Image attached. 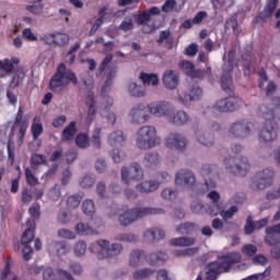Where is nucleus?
<instances>
[{
    "label": "nucleus",
    "mask_w": 280,
    "mask_h": 280,
    "mask_svg": "<svg viewBox=\"0 0 280 280\" xmlns=\"http://www.w3.org/2000/svg\"><path fill=\"white\" fill-rule=\"evenodd\" d=\"M164 213L165 210L161 208H129L128 206H122L112 210L108 217L115 218V215H117L120 226H130V224H135L137 220H141V218H145V215H163Z\"/></svg>",
    "instance_id": "nucleus-1"
},
{
    "label": "nucleus",
    "mask_w": 280,
    "mask_h": 280,
    "mask_svg": "<svg viewBox=\"0 0 280 280\" xmlns=\"http://www.w3.org/2000/svg\"><path fill=\"white\" fill-rule=\"evenodd\" d=\"M220 261H212L206 266L205 280H218L220 275L229 272L233 264L242 261V255L237 252L228 253L218 257Z\"/></svg>",
    "instance_id": "nucleus-2"
},
{
    "label": "nucleus",
    "mask_w": 280,
    "mask_h": 280,
    "mask_svg": "<svg viewBox=\"0 0 280 280\" xmlns=\"http://www.w3.org/2000/svg\"><path fill=\"white\" fill-rule=\"evenodd\" d=\"M89 250L100 260L113 259V257L121 255L124 252V245L121 243L110 244V241L108 240H98L90 245Z\"/></svg>",
    "instance_id": "nucleus-3"
},
{
    "label": "nucleus",
    "mask_w": 280,
    "mask_h": 280,
    "mask_svg": "<svg viewBox=\"0 0 280 280\" xmlns=\"http://www.w3.org/2000/svg\"><path fill=\"white\" fill-rule=\"evenodd\" d=\"M136 145L139 150H152L161 145V138L156 135V127L144 125L136 132Z\"/></svg>",
    "instance_id": "nucleus-4"
},
{
    "label": "nucleus",
    "mask_w": 280,
    "mask_h": 280,
    "mask_svg": "<svg viewBox=\"0 0 280 280\" xmlns=\"http://www.w3.org/2000/svg\"><path fill=\"white\" fill-rule=\"evenodd\" d=\"M78 84V77L75 73L69 69L65 63H60L51 77L49 82L50 91H56L57 89H65L69 84Z\"/></svg>",
    "instance_id": "nucleus-5"
},
{
    "label": "nucleus",
    "mask_w": 280,
    "mask_h": 280,
    "mask_svg": "<svg viewBox=\"0 0 280 280\" xmlns=\"http://www.w3.org/2000/svg\"><path fill=\"white\" fill-rule=\"evenodd\" d=\"M225 170L233 176L243 178L250 172V162L246 156L229 155L224 159Z\"/></svg>",
    "instance_id": "nucleus-6"
},
{
    "label": "nucleus",
    "mask_w": 280,
    "mask_h": 280,
    "mask_svg": "<svg viewBox=\"0 0 280 280\" xmlns=\"http://www.w3.org/2000/svg\"><path fill=\"white\" fill-rule=\"evenodd\" d=\"M279 139V125L277 121H265L258 130V142L261 145H271Z\"/></svg>",
    "instance_id": "nucleus-7"
},
{
    "label": "nucleus",
    "mask_w": 280,
    "mask_h": 280,
    "mask_svg": "<svg viewBox=\"0 0 280 280\" xmlns=\"http://www.w3.org/2000/svg\"><path fill=\"white\" fill-rule=\"evenodd\" d=\"M232 139H248L253 135V124L246 120H236L229 127Z\"/></svg>",
    "instance_id": "nucleus-8"
},
{
    "label": "nucleus",
    "mask_w": 280,
    "mask_h": 280,
    "mask_svg": "<svg viewBox=\"0 0 280 280\" xmlns=\"http://www.w3.org/2000/svg\"><path fill=\"white\" fill-rule=\"evenodd\" d=\"M198 179L191 170L182 168L175 174V185L182 189H194Z\"/></svg>",
    "instance_id": "nucleus-9"
},
{
    "label": "nucleus",
    "mask_w": 280,
    "mask_h": 280,
    "mask_svg": "<svg viewBox=\"0 0 280 280\" xmlns=\"http://www.w3.org/2000/svg\"><path fill=\"white\" fill-rule=\"evenodd\" d=\"M150 109L145 104H138L133 106L129 112V119L131 124L136 126H142L150 121Z\"/></svg>",
    "instance_id": "nucleus-10"
},
{
    "label": "nucleus",
    "mask_w": 280,
    "mask_h": 280,
    "mask_svg": "<svg viewBox=\"0 0 280 280\" xmlns=\"http://www.w3.org/2000/svg\"><path fill=\"white\" fill-rule=\"evenodd\" d=\"M121 180L125 185H130V180H143V168L139 162H132L130 167H121Z\"/></svg>",
    "instance_id": "nucleus-11"
},
{
    "label": "nucleus",
    "mask_w": 280,
    "mask_h": 280,
    "mask_svg": "<svg viewBox=\"0 0 280 280\" xmlns=\"http://www.w3.org/2000/svg\"><path fill=\"white\" fill-rule=\"evenodd\" d=\"M242 104V98L237 96H229L217 101L215 104L213 105V108L219 113H233V110H237V108H240Z\"/></svg>",
    "instance_id": "nucleus-12"
},
{
    "label": "nucleus",
    "mask_w": 280,
    "mask_h": 280,
    "mask_svg": "<svg viewBox=\"0 0 280 280\" xmlns=\"http://www.w3.org/2000/svg\"><path fill=\"white\" fill-rule=\"evenodd\" d=\"M178 67L186 73V75H188V78H198L201 80L205 75H208V78L211 77V67H208L206 71L200 69L196 70V66L189 60L179 61Z\"/></svg>",
    "instance_id": "nucleus-13"
},
{
    "label": "nucleus",
    "mask_w": 280,
    "mask_h": 280,
    "mask_svg": "<svg viewBox=\"0 0 280 280\" xmlns=\"http://www.w3.org/2000/svg\"><path fill=\"white\" fill-rule=\"evenodd\" d=\"M233 55V50L229 52V63L228 66H223V70L228 71L222 74L221 77V89L228 95L233 94L234 86H233V78L231 77V71H233V60H231V56Z\"/></svg>",
    "instance_id": "nucleus-14"
},
{
    "label": "nucleus",
    "mask_w": 280,
    "mask_h": 280,
    "mask_svg": "<svg viewBox=\"0 0 280 280\" xmlns=\"http://www.w3.org/2000/svg\"><path fill=\"white\" fill-rule=\"evenodd\" d=\"M187 138L178 132H172L165 139L166 148H168L170 150H178L179 152L187 150Z\"/></svg>",
    "instance_id": "nucleus-15"
},
{
    "label": "nucleus",
    "mask_w": 280,
    "mask_h": 280,
    "mask_svg": "<svg viewBox=\"0 0 280 280\" xmlns=\"http://www.w3.org/2000/svg\"><path fill=\"white\" fill-rule=\"evenodd\" d=\"M149 108L150 115H154V117H167L172 114V104L168 102H158L147 105Z\"/></svg>",
    "instance_id": "nucleus-16"
},
{
    "label": "nucleus",
    "mask_w": 280,
    "mask_h": 280,
    "mask_svg": "<svg viewBox=\"0 0 280 280\" xmlns=\"http://www.w3.org/2000/svg\"><path fill=\"white\" fill-rule=\"evenodd\" d=\"M277 5H279V0H267L264 10L255 18V23L257 25H264V23H266L275 13Z\"/></svg>",
    "instance_id": "nucleus-17"
},
{
    "label": "nucleus",
    "mask_w": 280,
    "mask_h": 280,
    "mask_svg": "<svg viewBox=\"0 0 280 280\" xmlns=\"http://www.w3.org/2000/svg\"><path fill=\"white\" fill-rule=\"evenodd\" d=\"M202 97V89L198 85H194L184 93V96H178L177 102L187 106L189 102H198Z\"/></svg>",
    "instance_id": "nucleus-18"
},
{
    "label": "nucleus",
    "mask_w": 280,
    "mask_h": 280,
    "mask_svg": "<svg viewBox=\"0 0 280 280\" xmlns=\"http://www.w3.org/2000/svg\"><path fill=\"white\" fill-rule=\"evenodd\" d=\"M24 113H25V107L20 106L14 119L15 126H20V132L18 136V145H23V139L25 138V132H27L28 122L27 120L23 119Z\"/></svg>",
    "instance_id": "nucleus-19"
},
{
    "label": "nucleus",
    "mask_w": 280,
    "mask_h": 280,
    "mask_svg": "<svg viewBox=\"0 0 280 280\" xmlns=\"http://www.w3.org/2000/svg\"><path fill=\"white\" fill-rule=\"evenodd\" d=\"M162 80L165 89H168L170 91H174V89L178 88V72L175 70H166Z\"/></svg>",
    "instance_id": "nucleus-20"
},
{
    "label": "nucleus",
    "mask_w": 280,
    "mask_h": 280,
    "mask_svg": "<svg viewBox=\"0 0 280 280\" xmlns=\"http://www.w3.org/2000/svg\"><path fill=\"white\" fill-rule=\"evenodd\" d=\"M168 121L174 126H185L189 121V114L185 110H178L175 113L174 107H172V112L168 115Z\"/></svg>",
    "instance_id": "nucleus-21"
},
{
    "label": "nucleus",
    "mask_w": 280,
    "mask_h": 280,
    "mask_svg": "<svg viewBox=\"0 0 280 280\" xmlns=\"http://www.w3.org/2000/svg\"><path fill=\"white\" fill-rule=\"evenodd\" d=\"M159 14H161V10H159L158 7H152L141 12L136 19V23L137 25H145V23L151 21L152 16H159Z\"/></svg>",
    "instance_id": "nucleus-22"
},
{
    "label": "nucleus",
    "mask_w": 280,
    "mask_h": 280,
    "mask_svg": "<svg viewBox=\"0 0 280 280\" xmlns=\"http://www.w3.org/2000/svg\"><path fill=\"white\" fill-rule=\"evenodd\" d=\"M161 187V183L158 180H143L136 186L137 191L140 194H153Z\"/></svg>",
    "instance_id": "nucleus-23"
},
{
    "label": "nucleus",
    "mask_w": 280,
    "mask_h": 280,
    "mask_svg": "<svg viewBox=\"0 0 280 280\" xmlns=\"http://www.w3.org/2000/svg\"><path fill=\"white\" fill-rule=\"evenodd\" d=\"M167 254L163 252H153L147 256V261L149 266H163L167 261Z\"/></svg>",
    "instance_id": "nucleus-24"
},
{
    "label": "nucleus",
    "mask_w": 280,
    "mask_h": 280,
    "mask_svg": "<svg viewBox=\"0 0 280 280\" xmlns=\"http://www.w3.org/2000/svg\"><path fill=\"white\" fill-rule=\"evenodd\" d=\"M198 231H200V226L194 222H184L176 228V233L179 235H191Z\"/></svg>",
    "instance_id": "nucleus-25"
},
{
    "label": "nucleus",
    "mask_w": 280,
    "mask_h": 280,
    "mask_svg": "<svg viewBox=\"0 0 280 280\" xmlns=\"http://www.w3.org/2000/svg\"><path fill=\"white\" fill-rule=\"evenodd\" d=\"M249 187L253 191H264L270 187V184H267L266 179L256 173L252 178Z\"/></svg>",
    "instance_id": "nucleus-26"
},
{
    "label": "nucleus",
    "mask_w": 280,
    "mask_h": 280,
    "mask_svg": "<svg viewBox=\"0 0 280 280\" xmlns=\"http://www.w3.org/2000/svg\"><path fill=\"white\" fill-rule=\"evenodd\" d=\"M195 137L200 145H205V148L213 147V136L208 132L198 130L196 131Z\"/></svg>",
    "instance_id": "nucleus-27"
},
{
    "label": "nucleus",
    "mask_w": 280,
    "mask_h": 280,
    "mask_svg": "<svg viewBox=\"0 0 280 280\" xmlns=\"http://www.w3.org/2000/svg\"><path fill=\"white\" fill-rule=\"evenodd\" d=\"M143 163L147 167H156L161 163V155L156 151L148 152L143 156Z\"/></svg>",
    "instance_id": "nucleus-28"
},
{
    "label": "nucleus",
    "mask_w": 280,
    "mask_h": 280,
    "mask_svg": "<svg viewBox=\"0 0 280 280\" xmlns=\"http://www.w3.org/2000/svg\"><path fill=\"white\" fill-rule=\"evenodd\" d=\"M143 236L147 242H154L155 240H163L165 237V231L152 228L147 230Z\"/></svg>",
    "instance_id": "nucleus-29"
},
{
    "label": "nucleus",
    "mask_w": 280,
    "mask_h": 280,
    "mask_svg": "<svg viewBox=\"0 0 280 280\" xmlns=\"http://www.w3.org/2000/svg\"><path fill=\"white\" fill-rule=\"evenodd\" d=\"M258 176H260L264 180H266L269 186L272 187L275 183V177L277 176V171L272 167H266L259 172L256 173Z\"/></svg>",
    "instance_id": "nucleus-30"
},
{
    "label": "nucleus",
    "mask_w": 280,
    "mask_h": 280,
    "mask_svg": "<svg viewBox=\"0 0 280 280\" xmlns=\"http://www.w3.org/2000/svg\"><path fill=\"white\" fill-rule=\"evenodd\" d=\"M143 257H145V252L141 249L131 250V253L129 254V266H131V268H138Z\"/></svg>",
    "instance_id": "nucleus-31"
},
{
    "label": "nucleus",
    "mask_w": 280,
    "mask_h": 280,
    "mask_svg": "<svg viewBox=\"0 0 280 280\" xmlns=\"http://www.w3.org/2000/svg\"><path fill=\"white\" fill-rule=\"evenodd\" d=\"M194 244H196V237H191V236H179L171 240L172 246L187 247V246H194Z\"/></svg>",
    "instance_id": "nucleus-32"
},
{
    "label": "nucleus",
    "mask_w": 280,
    "mask_h": 280,
    "mask_svg": "<svg viewBox=\"0 0 280 280\" xmlns=\"http://www.w3.org/2000/svg\"><path fill=\"white\" fill-rule=\"evenodd\" d=\"M108 143L109 145H113V147L124 145V143H126V137L124 136V131L117 130L112 132L108 136Z\"/></svg>",
    "instance_id": "nucleus-33"
},
{
    "label": "nucleus",
    "mask_w": 280,
    "mask_h": 280,
    "mask_svg": "<svg viewBox=\"0 0 280 280\" xmlns=\"http://www.w3.org/2000/svg\"><path fill=\"white\" fill-rule=\"evenodd\" d=\"M257 115L258 117H262L265 121H275V112L266 104L258 107Z\"/></svg>",
    "instance_id": "nucleus-34"
},
{
    "label": "nucleus",
    "mask_w": 280,
    "mask_h": 280,
    "mask_svg": "<svg viewBox=\"0 0 280 280\" xmlns=\"http://www.w3.org/2000/svg\"><path fill=\"white\" fill-rule=\"evenodd\" d=\"M77 235L86 236V235H97V231H95L91 225L85 224L83 222L78 223L74 226Z\"/></svg>",
    "instance_id": "nucleus-35"
},
{
    "label": "nucleus",
    "mask_w": 280,
    "mask_h": 280,
    "mask_svg": "<svg viewBox=\"0 0 280 280\" xmlns=\"http://www.w3.org/2000/svg\"><path fill=\"white\" fill-rule=\"evenodd\" d=\"M44 130L45 129L43 128V122L40 121V117L35 116L31 127L34 141H36L38 137L43 135Z\"/></svg>",
    "instance_id": "nucleus-36"
},
{
    "label": "nucleus",
    "mask_w": 280,
    "mask_h": 280,
    "mask_svg": "<svg viewBox=\"0 0 280 280\" xmlns=\"http://www.w3.org/2000/svg\"><path fill=\"white\" fill-rule=\"evenodd\" d=\"M78 129L75 128V121H71L61 132V141H71Z\"/></svg>",
    "instance_id": "nucleus-37"
},
{
    "label": "nucleus",
    "mask_w": 280,
    "mask_h": 280,
    "mask_svg": "<svg viewBox=\"0 0 280 280\" xmlns=\"http://www.w3.org/2000/svg\"><path fill=\"white\" fill-rule=\"evenodd\" d=\"M128 93L131 97H145L147 95L145 90L136 82L128 84Z\"/></svg>",
    "instance_id": "nucleus-38"
},
{
    "label": "nucleus",
    "mask_w": 280,
    "mask_h": 280,
    "mask_svg": "<svg viewBox=\"0 0 280 280\" xmlns=\"http://www.w3.org/2000/svg\"><path fill=\"white\" fill-rule=\"evenodd\" d=\"M265 244L268 246H280V234H277L268 229L265 230Z\"/></svg>",
    "instance_id": "nucleus-39"
},
{
    "label": "nucleus",
    "mask_w": 280,
    "mask_h": 280,
    "mask_svg": "<svg viewBox=\"0 0 280 280\" xmlns=\"http://www.w3.org/2000/svg\"><path fill=\"white\" fill-rule=\"evenodd\" d=\"M116 242H124L125 244H137L139 237L132 233H119L115 236Z\"/></svg>",
    "instance_id": "nucleus-40"
},
{
    "label": "nucleus",
    "mask_w": 280,
    "mask_h": 280,
    "mask_svg": "<svg viewBox=\"0 0 280 280\" xmlns=\"http://www.w3.org/2000/svg\"><path fill=\"white\" fill-rule=\"evenodd\" d=\"M90 143L92 144V148H95V150H100L102 148V128L101 127H96L93 130Z\"/></svg>",
    "instance_id": "nucleus-41"
},
{
    "label": "nucleus",
    "mask_w": 280,
    "mask_h": 280,
    "mask_svg": "<svg viewBox=\"0 0 280 280\" xmlns=\"http://www.w3.org/2000/svg\"><path fill=\"white\" fill-rule=\"evenodd\" d=\"M140 80L143 82L144 86H159V77L156 74H148L145 72L140 73Z\"/></svg>",
    "instance_id": "nucleus-42"
},
{
    "label": "nucleus",
    "mask_w": 280,
    "mask_h": 280,
    "mask_svg": "<svg viewBox=\"0 0 280 280\" xmlns=\"http://www.w3.org/2000/svg\"><path fill=\"white\" fill-rule=\"evenodd\" d=\"M154 275V269L150 268H142L138 269L132 273V278L135 280H143V279H150Z\"/></svg>",
    "instance_id": "nucleus-43"
},
{
    "label": "nucleus",
    "mask_w": 280,
    "mask_h": 280,
    "mask_svg": "<svg viewBox=\"0 0 280 280\" xmlns=\"http://www.w3.org/2000/svg\"><path fill=\"white\" fill-rule=\"evenodd\" d=\"M79 184L82 189H91V187L95 185V176L85 174L83 177H81Z\"/></svg>",
    "instance_id": "nucleus-44"
},
{
    "label": "nucleus",
    "mask_w": 280,
    "mask_h": 280,
    "mask_svg": "<svg viewBox=\"0 0 280 280\" xmlns=\"http://www.w3.org/2000/svg\"><path fill=\"white\" fill-rule=\"evenodd\" d=\"M222 203L211 202L207 209V213L211 215V218H215V215H222Z\"/></svg>",
    "instance_id": "nucleus-45"
},
{
    "label": "nucleus",
    "mask_w": 280,
    "mask_h": 280,
    "mask_svg": "<svg viewBox=\"0 0 280 280\" xmlns=\"http://www.w3.org/2000/svg\"><path fill=\"white\" fill-rule=\"evenodd\" d=\"M70 37L67 33H55V45L65 47L69 45Z\"/></svg>",
    "instance_id": "nucleus-46"
},
{
    "label": "nucleus",
    "mask_w": 280,
    "mask_h": 280,
    "mask_svg": "<svg viewBox=\"0 0 280 280\" xmlns=\"http://www.w3.org/2000/svg\"><path fill=\"white\" fill-rule=\"evenodd\" d=\"M25 79V72L23 70H18L11 80L10 89H16L21 86V82Z\"/></svg>",
    "instance_id": "nucleus-47"
},
{
    "label": "nucleus",
    "mask_w": 280,
    "mask_h": 280,
    "mask_svg": "<svg viewBox=\"0 0 280 280\" xmlns=\"http://www.w3.org/2000/svg\"><path fill=\"white\" fill-rule=\"evenodd\" d=\"M75 143L78 148H81L82 150L89 148L91 145V140L89 139V136L84 133H79L75 138Z\"/></svg>",
    "instance_id": "nucleus-48"
},
{
    "label": "nucleus",
    "mask_w": 280,
    "mask_h": 280,
    "mask_svg": "<svg viewBox=\"0 0 280 280\" xmlns=\"http://www.w3.org/2000/svg\"><path fill=\"white\" fill-rule=\"evenodd\" d=\"M101 115L104 119H106V121H107V124H109V126H115V124L117 121V115L115 113L108 112V109H102Z\"/></svg>",
    "instance_id": "nucleus-49"
},
{
    "label": "nucleus",
    "mask_w": 280,
    "mask_h": 280,
    "mask_svg": "<svg viewBox=\"0 0 280 280\" xmlns=\"http://www.w3.org/2000/svg\"><path fill=\"white\" fill-rule=\"evenodd\" d=\"M31 242H34V229L33 228H28L24 231V233L22 234V238H21V244L23 245H27Z\"/></svg>",
    "instance_id": "nucleus-50"
},
{
    "label": "nucleus",
    "mask_w": 280,
    "mask_h": 280,
    "mask_svg": "<svg viewBox=\"0 0 280 280\" xmlns=\"http://www.w3.org/2000/svg\"><path fill=\"white\" fill-rule=\"evenodd\" d=\"M82 209L85 215H93V213H95V202H93L91 199H88L83 201Z\"/></svg>",
    "instance_id": "nucleus-51"
},
{
    "label": "nucleus",
    "mask_w": 280,
    "mask_h": 280,
    "mask_svg": "<svg viewBox=\"0 0 280 280\" xmlns=\"http://www.w3.org/2000/svg\"><path fill=\"white\" fill-rule=\"evenodd\" d=\"M47 163V156L40 153H33L31 156V165H43Z\"/></svg>",
    "instance_id": "nucleus-52"
},
{
    "label": "nucleus",
    "mask_w": 280,
    "mask_h": 280,
    "mask_svg": "<svg viewBox=\"0 0 280 280\" xmlns=\"http://www.w3.org/2000/svg\"><path fill=\"white\" fill-rule=\"evenodd\" d=\"M217 170H218V168L215 167V165L203 164V165L201 166L200 174H201V176H203V177H207V176H214Z\"/></svg>",
    "instance_id": "nucleus-53"
},
{
    "label": "nucleus",
    "mask_w": 280,
    "mask_h": 280,
    "mask_svg": "<svg viewBox=\"0 0 280 280\" xmlns=\"http://www.w3.org/2000/svg\"><path fill=\"white\" fill-rule=\"evenodd\" d=\"M119 30L122 32H130V30H135V23L132 22V18L126 16L119 25Z\"/></svg>",
    "instance_id": "nucleus-54"
},
{
    "label": "nucleus",
    "mask_w": 280,
    "mask_h": 280,
    "mask_svg": "<svg viewBox=\"0 0 280 280\" xmlns=\"http://www.w3.org/2000/svg\"><path fill=\"white\" fill-rule=\"evenodd\" d=\"M81 202H82V197L79 195H73L69 197L67 200V205L69 209H78Z\"/></svg>",
    "instance_id": "nucleus-55"
},
{
    "label": "nucleus",
    "mask_w": 280,
    "mask_h": 280,
    "mask_svg": "<svg viewBox=\"0 0 280 280\" xmlns=\"http://www.w3.org/2000/svg\"><path fill=\"white\" fill-rule=\"evenodd\" d=\"M25 178L26 183L31 185V187H36L38 185V178L32 173V170L30 167L25 168Z\"/></svg>",
    "instance_id": "nucleus-56"
},
{
    "label": "nucleus",
    "mask_w": 280,
    "mask_h": 280,
    "mask_svg": "<svg viewBox=\"0 0 280 280\" xmlns=\"http://www.w3.org/2000/svg\"><path fill=\"white\" fill-rule=\"evenodd\" d=\"M229 27H232L233 33L235 36H240V25L237 23V19L231 18L225 22V30H229Z\"/></svg>",
    "instance_id": "nucleus-57"
},
{
    "label": "nucleus",
    "mask_w": 280,
    "mask_h": 280,
    "mask_svg": "<svg viewBox=\"0 0 280 280\" xmlns=\"http://www.w3.org/2000/svg\"><path fill=\"white\" fill-rule=\"evenodd\" d=\"M255 229H257L255 226V221H253L252 215H248L246 219L245 228H244L245 235H253V233H255Z\"/></svg>",
    "instance_id": "nucleus-58"
},
{
    "label": "nucleus",
    "mask_w": 280,
    "mask_h": 280,
    "mask_svg": "<svg viewBox=\"0 0 280 280\" xmlns=\"http://www.w3.org/2000/svg\"><path fill=\"white\" fill-rule=\"evenodd\" d=\"M115 80V74H112V72H109L107 74L106 81L104 82L102 89H101V93H109L110 92V86H113V81Z\"/></svg>",
    "instance_id": "nucleus-59"
},
{
    "label": "nucleus",
    "mask_w": 280,
    "mask_h": 280,
    "mask_svg": "<svg viewBox=\"0 0 280 280\" xmlns=\"http://www.w3.org/2000/svg\"><path fill=\"white\" fill-rule=\"evenodd\" d=\"M280 198V184L266 192V200H279Z\"/></svg>",
    "instance_id": "nucleus-60"
},
{
    "label": "nucleus",
    "mask_w": 280,
    "mask_h": 280,
    "mask_svg": "<svg viewBox=\"0 0 280 280\" xmlns=\"http://www.w3.org/2000/svg\"><path fill=\"white\" fill-rule=\"evenodd\" d=\"M85 253H86V242L79 241L74 245V255H77V257H82L83 255H85Z\"/></svg>",
    "instance_id": "nucleus-61"
},
{
    "label": "nucleus",
    "mask_w": 280,
    "mask_h": 280,
    "mask_svg": "<svg viewBox=\"0 0 280 280\" xmlns=\"http://www.w3.org/2000/svg\"><path fill=\"white\" fill-rule=\"evenodd\" d=\"M57 235L63 240H75V233L68 229H60L57 232Z\"/></svg>",
    "instance_id": "nucleus-62"
},
{
    "label": "nucleus",
    "mask_w": 280,
    "mask_h": 280,
    "mask_svg": "<svg viewBox=\"0 0 280 280\" xmlns=\"http://www.w3.org/2000/svg\"><path fill=\"white\" fill-rule=\"evenodd\" d=\"M57 277L59 280H75V278L73 277V275H71V272L61 268L57 269Z\"/></svg>",
    "instance_id": "nucleus-63"
},
{
    "label": "nucleus",
    "mask_w": 280,
    "mask_h": 280,
    "mask_svg": "<svg viewBox=\"0 0 280 280\" xmlns=\"http://www.w3.org/2000/svg\"><path fill=\"white\" fill-rule=\"evenodd\" d=\"M44 280H56V271L51 267H45L43 271Z\"/></svg>",
    "instance_id": "nucleus-64"
}]
</instances>
